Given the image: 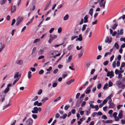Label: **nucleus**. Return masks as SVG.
Listing matches in <instances>:
<instances>
[{"mask_svg":"<svg viewBox=\"0 0 125 125\" xmlns=\"http://www.w3.org/2000/svg\"><path fill=\"white\" fill-rule=\"evenodd\" d=\"M31 73H32L31 71L28 72V77L29 79H30L31 78L32 76Z\"/></svg>","mask_w":125,"mask_h":125,"instance_id":"obj_25","label":"nucleus"},{"mask_svg":"<svg viewBox=\"0 0 125 125\" xmlns=\"http://www.w3.org/2000/svg\"><path fill=\"white\" fill-rule=\"evenodd\" d=\"M113 47H114V48L115 47L116 49H118L119 48V46L118 43L116 42L115 43L114 46Z\"/></svg>","mask_w":125,"mask_h":125,"instance_id":"obj_20","label":"nucleus"},{"mask_svg":"<svg viewBox=\"0 0 125 125\" xmlns=\"http://www.w3.org/2000/svg\"><path fill=\"white\" fill-rule=\"evenodd\" d=\"M7 1V0H0V4L1 5L4 4Z\"/></svg>","mask_w":125,"mask_h":125,"instance_id":"obj_33","label":"nucleus"},{"mask_svg":"<svg viewBox=\"0 0 125 125\" xmlns=\"http://www.w3.org/2000/svg\"><path fill=\"white\" fill-rule=\"evenodd\" d=\"M86 102L83 101L82 103L81 104V106L82 107H83L86 104Z\"/></svg>","mask_w":125,"mask_h":125,"instance_id":"obj_50","label":"nucleus"},{"mask_svg":"<svg viewBox=\"0 0 125 125\" xmlns=\"http://www.w3.org/2000/svg\"><path fill=\"white\" fill-rule=\"evenodd\" d=\"M15 19H13L12 20L11 23V25L12 26L15 23Z\"/></svg>","mask_w":125,"mask_h":125,"instance_id":"obj_62","label":"nucleus"},{"mask_svg":"<svg viewBox=\"0 0 125 125\" xmlns=\"http://www.w3.org/2000/svg\"><path fill=\"white\" fill-rule=\"evenodd\" d=\"M96 4V2H95L94 1H91L90 3V7L92 8H94L95 6V5Z\"/></svg>","mask_w":125,"mask_h":125,"instance_id":"obj_4","label":"nucleus"},{"mask_svg":"<svg viewBox=\"0 0 125 125\" xmlns=\"http://www.w3.org/2000/svg\"><path fill=\"white\" fill-rule=\"evenodd\" d=\"M108 63V61H106L103 62V64L104 65L106 66L107 64Z\"/></svg>","mask_w":125,"mask_h":125,"instance_id":"obj_55","label":"nucleus"},{"mask_svg":"<svg viewBox=\"0 0 125 125\" xmlns=\"http://www.w3.org/2000/svg\"><path fill=\"white\" fill-rule=\"evenodd\" d=\"M122 84V82L120 80L117 81L116 82V84L118 87H119Z\"/></svg>","mask_w":125,"mask_h":125,"instance_id":"obj_11","label":"nucleus"},{"mask_svg":"<svg viewBox=\"0 0 125 125\" xmlns=\"http://www.w3.org/2000/svg\"><path fill=\"white\" fill-rule=\"evenodd\" d=\"M69 16L68 14H66L64 16L63 18V20L64 21H66L69 18Z\"/></svg>","mask_w":125,"mask_h":125,"instance_id":"obj_29","label":"nucleus"},{"mask_svg":"<svg viewBox=\"0 0 125 125\" xmlns=\"http://www.w3.org/2000/svg\"><path fill=\"white\" fill-rule=\"evenodd\" d=\"M102 118L104 120H106L107 119V117L106 116L104 115H102Z\"/></svg>","mask_w":125,"mask_h":125,"instance_id":"obj_49","label":"nucleus"},{"mask_svg":"<svg viewBox=\"0 0 125 125\" xmlns=\"http://www.w3.org/2000/svg\"><path fill=\"white\" fill-rule=\"evenodd\" d=\"M62 31V28L61 27H60L58 28V33H60Z\"/></svg>","mask_w":125,"mask_h":125,"instance_id":"obj_45","label":"nucleus"},{"mask_svg":"<svg viewBox=\"0 0 125 125\" xmlns=\"http://www.w3.org/2000/svg\"><path fill=\"white\" fill-rule=\"evenodd\" d=\"M84 49H82L81 50L79 53L78 54V57L79 58H80L82 56L84 52Z\"/></svg>","mask_w":125,"mask_h":125,"instance_id":"obj_12","label":"nucleus"},{"mask_svg":"<svg viewBox=\"0 0 125 125\" xmlns=\"http://www.w3.org/2000/svg\"><path fill=\"white\" fill-rule=\"evenodd\" d=\"M88 17L87 15H86L84 17V23H86L88 22Z\"/></svg>","mask_w":125,"mask_h":125,"instance_id":"obj_16","label":"nucleus"},{"mask_svg":"<svg viewBox=\"0 0 125 125\" xmlns=\"http://www.w3.org/2000/svg\"><path fill=\"white\" fill-rule=\"evenodd\" d=\"M97 115V113L96 112H94L92 113V115L93 117H94Z\"/></svg>","mask_w":125,"mask_h":125,"instance_id":"obj_44","label":"nucleus"},{"mask_svg":"<svg viewBox=\"0 0 125 125\" xmlns=\"http://www.w3.org/2000/svg\"><path fill=\"white\" fill-rule=\"evenodd\" d=\"M57 37V36L56 35H53L51 37V38L52 40H53L56 38Z\"/></svg>","mask_w":125,"mask_h":125,"instance_id":"obj_35","label":"nucleus"},{"mask_svg":"<svg viewBox=\"0 0 125 125\" xmlns=\"http://www.w3.org/2000/svg\"><path fill=\"white\" fill-rule=\"evenodd\" d=\"M42 104V103L41 102L39 103V102L38 101H36L34 103V106L37 105L38 106H41Z\"/></svg>","mask_w":125,"mask_h":125,"instance_id":"obj_7","label":"nucleus"},{"mask_svg":"<svg viewBox=\"0 0 125 125\" xmlns=\"http://www.w3.org/2000/svg\"><path fill=\"white\" fill-rule=\"evenodd\" d=\"M42 92V89H40L38 92L37 94L38 95L41 94Z\"/></svg>","mask_w":125,"mask_h":125,"instance_id":"obj_61","label":"nucleus"},{"mask_svg":"<svg viewBox=\"0 0 125 125\" xmlns=\"http://www.w3.org/2000/svg\"><path fill=\"white\" fill-rule=\"evenodd\" d=\"M74 81V79H71L67 82L66 83V84L67 85H70L71 83H73Z\"/></svg>","mask_w":125,"mask_h":125,"instance_id":"obj_24","label":"nucleus"},{"mask_svg":"<svg viewBox=\"0 0 125 125\" xmlns=\"http://www.w3.org/2000/svg\"><path fill=\"white\" fill-rule=\"evenodd\" d=\"M32 117L34 119H36L37 117V115L35 114H33L32 115Z\"/></svg>","mask_w":125,"mask_h":125,"instance_id":"obj_52","label":"nucleus"},{"mask_svg":"<svg viewBox=\"0 0 125 125\" xmlns=\"http://www.w3.org/2000/svg\"><path fill=\"white\" fill-rule=\"evenodd\" d=\"M73 45L72 44H71L69 45L68 47V49L69 51H70L71 49L73 47Z\"/></svg>","mask_w":125,"mask_h":125,"instance_id":"obj_38","label":"nucleus"},{"mask_svg":"<svg viewBox=\"0 0 125 125\" xmlns=\"http://www.w3.org/2000/svg\"><path fill=\"white\" fill-rule=\"evenodd\" d=\"M80 95V93H77L76 95V99H78Z\"/></svg>","mask_w":125,"mask_h":125,"instance_id":"obj_59","label":"nucleus"},{"mask_svg":"<svg viewBox=\"0 0 125 125\" xmlns=\"http://www.w3.org/2000/svg\"><path fill=\"white\" fill-rule=\"evenodd\" d=\"M85 94H81L80 97V100H81L82 101L83 99L82 98L85 96Z\"/></svg>","mask_w":125,"mask_h":125,"instance_id":"obj_36","label":"nucleus"},{"mask_svg":"<svg viewBox=\"0 0 125 125\" xmlns=\"http://www.w3.org/2000/svg\"><path fill=\"white\" fill-rule=\"evenodd\" d=\"M40 41V39H35L34 42H33V43H36L38 42H39Z\"/></svg>","mask_w":125,"mask_h":125,"instance_id":"obj_46","label":"nucleus"},{"mask_svg":"<svg viewBox=\"0 0 125 125\" xmlns=\"http://www.w3.org/2000/svg\"><path fill=\"white\" fill-rule=\"evenodd\" d=\"M5 47V45L2 44L1 43H0V53L4 49Z\"/></svg>","mask_w":125,"mask_h":125,"instance_id":"obj_8","label":"nucleus"},{"mask_svg":"<svg viewBox=\"0 0 125 125\" xmlns=\"http://www.w3.org/2000/svg\"><path fill=\"white\" fill-rule=\"evenodd\" d=\"M82 36V35L81 34H80L79 35V38L76 39H77L79 41H82L83 39Z\"/></svg>","mask_w":125,"mask_h":125,"instance_id":"obj_30","label":"nucleus"},{"mask_svg":"<svg viewBox=\"0 0 125 125\" xmlns=\"http://www.w3.org/2000/svg\"><path fill=\"white\" fill-rule=\"evenodd\" d=\"M90 29L89 28H87L85 32V34H86L88 33Z\"/></svg>","mask_w":125,"mask_h":125,"instance_id":"obj_57","label":"nucleus"},{"mask_svg":"<svg viewBox=\"0 0 125 125\" xmlns=\"http://www.w3.org/2000/svg\"><path fill=\"white\" fill-rule=\"evenodd\" d=\"M34 18V17L33 16L32 18L30 20L28 21L26 24V25L27 26L29 24L31 23L33 21V20Z\"/></svg>","mask_w":125,"mask_h":125,"instance_id":"obj_18","label":"nucleus"},{"mask_svg":"<svg viewBox=\"0 0 125 125\" xmlns=\"http://www.w3.org/2000/svg\"><path fill=\"white\" fill-rule=\"evenodd\" d=\"M87 26L86 24H84L83 25L82 28V31H84L86 29V27Z\"/></svg>","mask_w":125,"mask_h":125,"instance_id":"obj_28","label":"nucleus"},{"mask_svg":"<svg viewBox=\"0 0 125 125\" xmlns=\"http://www.w3.org/2000/svg\"><path fill=\"white\" fill-rule=\"evenodd\" d=\"M61 99V97L60 96L59 97L55 99L54 101V102H56L57 101H58L59 100H60Z\"/></svg>","mask_w":125,"mask_h":125,"instance_id":"obj_41","label":"nucleus"},{"mask_svg":"<svg viewBox=\"0 0 125 125\" xmlns=\"http://www.w3.org/2000/svg\"><path fill=\"white\" fill-rule=\"evenodd\" d=\"M23 62V61L22 60H18L16 61V63L19 65H21L22 64Z\"/></svg>","mask_w":125,"mask_h":125,"instance_id":"obj_17","label":"nucleus"},{"mask_svg":"<svg viewBox=\"0 0 125 125\" xmlns=\"http://www.w3.org/2000/svg\"><path fill=\"white\" fill-rule=\"evenodd\" d=\"M123 115V111L122 110H120L118 116L120 119L122 118Z\"/></svg>","mask_w":125,"mask_h":125,"instance_id":"obj_15","label":"nucleus"},{"mask_svg":"<svg viewBox=\"0 0 125 125\" xmlns=\"http://www.w3.org/2000/svg\"><path fill=\"white\" fill-rule=\"evenodd\" d=\"M112 38L111 37H109L108 36H106L105 40V42L106 43H109L111 42Z\"/></svg>","mask_w":125,"mask_h":125,"instance_id":"obj_2","label":"nucleus"},{"mask_svg":"<svg viewBox=\"0 0 125 125\" xmlns=\"http://www.w3.org/2000/svg\"><path fill=\"white\" fill-rule=\"evenodd\" d=\"M8 66L7 65H5L3 67L1 71V73H3L4 72V70H6Z\"/></svg>","mask_w":125,"mask_h":125,"instance_id":"obj_23","label":"nucleus"},{"mask_svg":"<svg viewBox=\"0 0 125 125\" xmlns=\"http://www.w3.org/2000/svg\"><path fill=\"white\" fill-rule=\"evenodd\" d=\"M113 85L111 81H110L109 82L108 86L109 87Z\"/></svg>","mask_w":125,"mask_h":125,"instance_id":"obj_56","label":"nucleus"},{"mask_svg":"<svg viewBox=\"0 0 125 125\" xmlns=\"http://www.w3.org/2000/svg\"><path fill=\"white\" fill-rule=\"evenodd\" d=\"M33 120L31 118L28 119L26 121L25 125H32Z\"/></svg>","mask_w":125,"mask_h":125,"instance_id":"obj_1","label":"nucleus"},{"mask_svg":"<svg viewBox=\"0 0 125 125\" xmlns=\"http://www.w3.org/2000/svg\"><path fill=\"white\" fill-rule=\"evenodd\" d=\"M65 54V52H63V53L62 55L60 57L57 61L56 62H58L62 58L63 56Z\"/></svg>","mask_w":125,"mask_h":125,"instance_id":"obj_31","label":"nucleus"},{"mask_svg":"<svg viewBox=\"0 0 125 125\" xmlns=\"http://www.w3.org/2000/svg\"><path fill=\"white\" fill-rule=\"evenodd\" d=\"M23 20V18L22 17H19L17 18V21L16 22V25L17 26Z\"/></svg>","mask_w":125,"mask_h":125,"instance_id":"obj_3","label":"nucleus"},{"mask_svg":"<svg viewBox=\"0 0 125 125\" xmlns=\"http://www.w3.org/2000/svg\"><path fill=\"white\" fill-rule=\"evenodd\" d=\"M101 87V83L98 84L97 86V87L98 89H100Z\"/></svg>","mask_w":125,"mask_h":125,"instance_id":"obj_53","label":"nucleus"},{"mask_svg":"<svg viewBox=\"0 0 125 125\" xmlns=\"http://www.w3.org/2000/svg\"><path fill=\"white\" fill-rule=\"evenodd\" d=\"M49 98L48 97H44L42 99L41 101L42 103H44Z\"/></svg>","mask_w":125,"mask_h":125,"instance_id":"obj_9","label":"nucleus"},{"mask_svg":"<svg viewBox=\"0 0 125 125\" xmlns=\"http://www.w3.org/2000/svg\"><path fill=\"white\" fill-rule=\"evenodd\" d=\"M10 90L9 88H7L4 90V92L6 93L8 92Z\"/></svg>","mask_w":125,"mask_h":125,"instance_id":"obj_47","label":"nucleus"},{"mask_svg":"<svg viewBox=\"0 0 125 125\" xmlns=\"http://www.w3.org/2000/svg\"><path fill=\"white\" fill-rule=\"evenodd\" d=\"M10 105V104H8L5 105L4 106H3V108L2 109V110H6Z\"/></svg>","mask_w":125,"mask_h":125,"instance_id":"obj_14","label":"nucleus"},{"mask_svg":"<svg viewBox=\"0 0 125 125\" xmlns=\"http://www.w3.org/2000/svg\"><path fill=\"white\" fill-rule=\"evenodd\" d=\"M123 105L121 104H118L117 106V108L118 109H120L121 107L123 106Z\"/></svg>","mask_w":125,"mask_h":125,"instance_id":"obj_58","label":"nucleus"},{"mask_svg":"<svg viewBox=\"0 0 125 125\" xmlns=\"http://www.w3.org/2000/svg\"><path fill=\"white\" fill-rule=\"evenodd\" d=\"M90 108H89V110L86 111V115H89L90 114Z\"/></svg>","mask_w":125,"mask_h":125,"instance_id":"obj_43","label":"nucleus"},{"mask_svg":"<svg viewBox=\"0 0 125 125\" xmlns=\"http://www.w3.org/2000/svg\"><path fill=\"white\" fill-rule=\"evenodd\" d=\"M118 25L116 23H115L111 27L113 29H115L117 26Z\"/></svg>","mask_w":125,"mask_h":125,"instance_id":"obj_32","label":"nucleus"},{"mask_svg":"<svg viewBox=\"0 0 125 125\" xmlns=\"http://www.w3.org/2000/svg\"><path fill=\"white\" fill-rule=\"evenodd\" d=\"M19 78H16L13 82V84L14 85L16 82L19 80Z\"/></svg>","mask_w":125,"mask_h":125,"instance_id":"obj_42","label":"nucleus"},{"mask_svg":"<svg viewBox=\"0 0 125 125\" xmlns=\"http://www.w3.org/2000/svg\"><path fill=\"white\" fill-rule=\"evenodd\" d=\"M93 103V101H90L89 103V104H90V107L92 108H94V106L93 104H92Z\"/></svg>","mask_w":125,"mask_h":125,"instance_id":"obj_22","label":"nucleus"},{"mask_svg":"<svg viewBox=\"0 0 125 125\" xmlns=\"http://www.w3.org/2000/svg\"><path fill=\"white\" fill-rule=\"evenodd\" d=\"M80 31V29H79L78 30L76 29L74 31V34L75 35H76L78 34L79 33V31Z\"/></svg>","mask_w":125,"mask_h":125,"instance_id":"obj_27","label":"nucleus"},{"mask_svg":"<svg viewBox=\"0 0 125 125\" xmlns=\"http://www.w3.org/2000/svg\"><path fill=\"white\" fill-rule=\"evenodd\" d=\"M16 10V7L14 5L13 7H12L11 9V13H13L15 12Z\"/></svg>","mask_w":125,"mask_h":125,"instance_id":"obj_6","label":"nucleus"},{"mask_svg":"<svg viewBox=\"0 0 125 125\" xmlns=\"http://www.w3.org/2000/svg\"><path fill=\"white\" fill-rule=\"evenodd\" d=\"M43 52V49H40L38 52V54H41Z\"/></svg>","mask_w":125,"mask_h":125,"instance_id":"obj_39","label":"nucleus"},{"mask_svg":"<svg viewBox=\"0 0 125 125\" xmlns=\"http://www.w3.org/2000/svg\"><path fill=\"white\" fill-rule=\"evenodd\" d=\"M105 2V1H104L103 3H100V2H99V3L100 4V6L101 8L102 9H103L104 8Z\"/></svg>","mask_w":125,"mask_h":125,"instance_id":"obj_5","label":"nucleus"},{"mask_svg":"<svg viewBox=\"0 0 125 125\" xmlns=\"http://www.w3.org/2000/svg\"><path fill=\"white\" fill-rule=\"evenodd\" d=\"M125 87V84H121L119 87L120 88L124 89Z\"/></svg>","mask_w":125,"mask_h":125,"instance_id":"obj_64","label":"nucleus"},{"mask_svg":"<svg viewBox=\"0 0 125 125\" xmlns=\"http://www.w3.org/2000/svg\"><path fill=\"white\" fill-rule=\"evenodd\" d=\"M21 77V76H20L19 77V73L18 72H16V73L14 74V78H19Z\"/></svg>","mask_w":125,"mask_h":125,"instance_id":"obj_21","label":"nucleus"},{"mask_svg":"<svg viewBox=\"0 0 125 125\" xmlns=\"http://www.w3.org/2000/svg\"><path fill=\"white\" fill-rule=\"evenodd\" d=\"M93 9L92 8H91L89 10V14L91 16H92L93 13Z\"/></svg>","mask_w":125,"mask_h":125,"instance_id":"obj_19","label":"nucleus"},{"mask_svg":"<svg viewBox=\"0 0 125 125\" xmlns=\"http://www.w3.org/2000/svg\"><path fill=\"white\" fill-rule=\"evenodd\" d=\"M113 72L112 71H111L110 72V78H112L114 76V75L113 74Z\"/></svg>","mask_w":125,"mask_h":125,"instance_id":"obj_37","label":"nucleus"},{"mask_svg":"<svg viewBox=\"0 0 125 125\" xmlns=\"http://www.w3.org/2000/svg\"><path fill=\"white\" fill-rule=\"evenodd\" d=\"M82 101L80 100V99H78L75 105L76 106L78 107L79 106L80 104V103L82 102Z\"/></svg>","mask_w":125,"mask_h":125,"instance_id":"obj_10","label":"nucleus"},{"mask_svg":"<svg viewBox=\"0 0 125 125\" xmlns=\"http://www.w3.org/2000/svg\"><path fill=\"white\" fill-rule=\"evenodd\" d=\"M106 121V124L111 123H112L113 121L112 120H107Z\"/></svg>","mask_w":125,"mask_h":125,"instance_id":"obj_51","label":"nucleus"},{"mask_svg":"<svg viewBox=\"0 0 125 125\" xmlns=\"http://www.w3.org/2000/svg\"><path fill=\"white\" fill-rule=\"evenodd\" d=\"M94 108H95V110L96 111H97L99 109L98 105H96L94 106Z\"/></svg>","mask_w":125,"mask_h":125,"instance_id":"obj_63","label":"nucleus"},{"mask_svg":"<svg viewBox=\"0 0 125 125\" xmlns=\"http://www.w3.org/2000/svg\"><path fill=\"white\" fill-rule=\"evenodd\" d=\"M44 72V71L43 70H41L39 72V73L40 74H42Z\"/></svg>","mask_w":125,"mask_h":125,"instance_id":"obj_60","label":"nucleus"},{"mask_svg":"<svg viewBox=\"0 0 125 125\" xmlns=\"http://www.w3.org/2000/svg\"><path fill=\"white\" fill-rule=\"evenodd\" d=\"M109 104L108 107L109 108H113L115 106V104L113 103H112Z\"/></svg>","mask_w":125,"mask_h":125,"instance_id":"obj_13","label":"nucleus"},{"mask_svg":"<svg viewBox=\"0 0 125 125\" xmlns=\"http://www.w3.org/2000/svg\"><path fill=\"white\" fill-rule=\"evenodd\" d=\"M118 76L117 77L118 79H120L122 77V75L121 74V73H118Z\"/></svg>","mask_w":125,"mask_h":125,"instance_id":"obj_48","label":"nucleus"},{"mask_svg":"<svg viewBox=\"0 0 125 125\" xmlns=\"http://www.w3.org/2000/svg\"><path fill=\"white\" fill-rule=\"evenodd\" d=\"M91 91V90L90 89H88V88H87L85 91V93L86 94H89Z\"/></svg>","mask_w":125,"mask_h":125,"instance_id":"obj_34","label":"nucleus"},{"mask_svg":"<svg viewBox=\"0 0 125 125\" xmlns=\"http://www.w3.org/2000/svg\"><path fill=\"white\" fill-rule=\"evenodd\" d=\"M67 73L66 72H64L62 74V78L63 79H64L66 77H67Z\"/></svg>","mask_w":125,"mask_h":125,"instance_id":"obj_26","label":"nucleus"},{"mask_svg":"<svg viewBox=\"0 0 125 125\" xmlns=\"http://www.w3.org/2000/svg\"><path fill=\"white\" fill-rule=\"evenodd\" d=\"M90 65V64L89 63H87L86 64L85 67L87 70L88 69V68L89 67Z\"/></svg>","mask_w":125,"mask_h":125,"instance_id":"obj_40","label":"nucleus"},{"mask_svg":"<svg viewBox=\"0 0 125 125\" xmlns=\"http://www.w3.org/2000/svg\"><path fill=\"white\" fill-rule=\"evenodd\" d=\"M10 38L9 37H8L7 38L6 41L8 43L10 41Z\"/></svg>","mask_w":125,"mask_h":125,"instance_id":"obj_54","label":"nucleus"}]
</instances>
